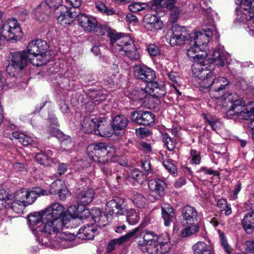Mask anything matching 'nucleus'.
Returning a JSON list of instances; mask_svg holds the SVG:
<instances>
[{
  "mask_svg": "<svg viewBox=\"0 0 254 254\" xmlns=\"http://www.w3.org/2000/svg\"><path fill=\"white\" fill-rule=\"evenodd\" d=\"M224 48L222 46H218L214 49L211 59H206L208 54L207 52L201 53L198 47L190 42V47L187 49V55L190 59L193 60L191 70L195 78L203 77L206 74L205 71V67L213 66H223L226 62L224 55Z\"/></svg>",
  "mask_w": 254,
  "mask_h": 254,
  "instance_id": "f257e3e1",
  "label": "nucleus"
},
{
  "mask_svg": "<svg viewBox=\"0 0 254 254\" xmlns=\"http://www.w3.org/2000/svg\"><path fill=\"white\" fill-rule=\"evenodd\" d=\"M87 153L91 160L98 164L103 174L106 177H112L116 179L118 183L122 181L124 176L123 172H119L115 163L109 161L110 154L115 152V149L105 143L92 144L87 148Z\"/></svg>",
  "mask_w": 254,
  "mask_h": 254,
  "instance_id": "f03ea898",
  "label": "nucleus"
},
{
  "mask_svg": "<svg viewBox=\"0 0 254 254\" xmlns=\"http://www.w3.org/2000/svg\"><path fill=\"white\" fill-rule=\"evenodd\" d=\"M45 3L39 4L33 11L35 17L39 21H43L48 16L49 8L55 11L58 23L63 26L70 25L76 15L67 6L60 4L61 0H45Z\"/></svg>",
  "mask_w": 254,
  "mask_h": 254,
  "instance_id": "7ed1b4c3",
  "label": "nucleus"
},
{
  "mask_svg": "<svg viewBox=\"0 0 254 254\" xmlns=\"http://www.w3.org/2000/svg\"><path fill=\"white\" fill-rule=\"evenodd\" d=\"M68 221L67 219L55 218L51 215H43V223L39 231L41 232V235H46V237L43 238V236H38L37 241L41 245L47 246L50 243L49 235L60 234L62 242H65L68 239L67 237L65 234L61 233V232L64 227H68V226H66Z\"/></svg>",
  "mask_w": 254,
  "mask_h": 254,
  "instance_id": "20e7f679",
  "label": "nucleus"
},
{
  "mask_svg": "<svg viewBox=\"0 0 254 254\" xmlns=\"http://www.w3.org/2000/svg\"><path fill=\"white\" fill-rule=\"evenodd\" d=\"M214 65L209 66L211 67L210 69L205 67V71L207 75H205L203 77H196L195 80L202 88H211L209 94L211 97L220 99L224 96L229 82L223 77L215 79Z\"/></svg>",
  "mask_w": 254,
  "mask_h": 254,
  "instance_id": "39448f33",
  "label": "nucleus"
},
{
  "mask_svg": "<svg viewBox=\"0 0 254 254\" xmlns=\"http://www.w3.org/2000/svg\"><path fill=\"white\" fill-rule=\"evenodd\" d=\"M235 2L239 6L236 8L235 22L242 23L247 31L254 37V0H235Z\"/></svg>",
  "mask_w": 254,
  "mask_h": 254,
  "instance_id": "423d86ee",
  "label": "nucleus"
},
{
  "mask_svg": "<svg viewBox=\"0 0 254 254\" xmlns=\"http://www.w3.org/2000/svg\"><path fill=\"white\" fill-rule=\"evenodd\" d=\"M47 43L41 39L31 41L27 46L30 62L36 66L46 64L51 59V54Z\"/></svg>",
  "mask_w": 254,
  "mask_h": 254,
  "instance_id": "0eeeda50",
  "label": "nucleus"
},
{
  "mask_svg": "<svg viewBox=\"0 0 254 254\" xmlns=\"http://www.w3.org/2000/svg\"><path fill=\"white\" fill-rule=\"evenodd\" d=\"M111 50L122 56H126L130 60H137L139 54L131 37L127 35L119 37L111 36Z\"/></svg>",
  "mask_w": 254,
  "mask_h": 254,
  "instance_id": "6e6552de",
  "label": "nucleus"
},
{
  "mask_svg": "<svg viewBox=\"0 0 254 254\" xmlns=\"http://www.w3.org/2000/svg\"><path fill=\"white\" fill-rule=\"evenodd\" d=\"M105 118H97L93 115L86 117L81 125L82 130L86 133L94 132L102 137H109L112 133L108 126L106 125Z\"/></svg>",
  "mask_w": 254,
  "mask_h": 254,
  "instance_id": "1a4fd4ad",
  "label": "nucleus"
},
{
  "mask_svg": "<svg viewBox=\"0 0 254 254\" xmlns=\"http://www.w3.org/2000/svg\"><path fill=\"white\" fill-rule=\"evenodd\" d=\"M208 11V22H205L206 24H209L211 25V28H209L207 30H205V33L195 32L194 33H190V35L192 36V37L190 38L191 43H193L195 46L199 48L201 53L206 52L205 48L207 46V43L209 41L210 37H214L215 39L219 38V34L215 27L213 26V19L212 17V14L211 13V9H207Z\"/></svg>",
  "mask_w": 254,
  "mask_h": 254,
  "instance_id": "9d476101",
  "label": "nucleus"
},
{
  "mask_svg": "<svg viewBox=\"0 0 254 254\" xmlns=\"http://www.w3.org/2000/svg\"><path fill=\"white\" fill-rule=\"evenodd\" d=\"M28 62H30V56L27 51L11 53L6 71L10 75L15 76L26 66Z\"/></svg>",
  "mask_w": 254,
  "mask_h": 254,
  "instance_id": "9b49d317",
  "label": "nucleus"
},
{
  "mask_svg": "<svg viewBox=\"0 0 254 254\" xmlns=\"http://www.w3.org/2000/svg\"><path fill=\"white\" fill-rule=\"evenodd\" d=\"M1 35L10 41H17L22 36V31L17 20L15 18L7 20L0 29Z\"/></svg>",
  "mask_w": 254,
  "mask_h": 254,
  "instance_id": "f8f14e48",
  "label": "nucleus"
},
{
  "mask_svg": "<svg viewBox=\"0 0 254 254\" xmlns=\"http://www.w3.org/2000/svg\"><path fill=\"white\" fill-rule=\"evenodd\" d=\"M171 31L169 42L171 46H180L192 37L185 26L174 24L171 27Z\"/></svg>",
  "mask_w": 254,
  "mask_h": 254,
  "instance_id": "ddd939ff",
  "label": "nucleus"
},
{
  "mask_svg": "<svg viewBox=\"0 0 254 254\" xmlns=\"http://www.w3.org/2000/svg\"><path fill=\"white\" fill-rule=\"evenodd\" d=\"M171 248L170 237L167 233H164L158 236L154 245L147 248L149 254H164L168 253Z\"/></svg>",
  "mask_w": 254,
  "mask_h": 254,
  "instance_id": "4468645a",
  "label": "nucleus"
},
{
  "mask_svg": "<svg viewBox=\"0 0 254 254\" xmlns=\"http://www.w3.org/2000/svg\"><path fill=\"white\" fill-rule=\"evenodd\" d=\"M127 208L126 200L118 197L107 201L106 205V210L110 215L114 214L117 216L124 215Z\"/></svg>",
  "mask_w": 254,
  "mask_h": 254,
  "instance_id": "2eb2a0df",
  "label": "nucleus"
},
{
  "mask_svg": "<svg viewBox=\"0 0 254 254\" xmlns=\"http://www.w3.org/2000/svg\"><path fill=\"white\" fill-rule=\"evenodd\" d=\"M15 201L29 205L32 204L38 196H40L38 188L34 190H29L25 189L17 190L14 196H12Z\"/></svg>",
  "mask_w": 254,
  "mask_h": 254,
  "instance_id": "dca6fc26",
  "label": "nucleus"
},
{
  "mask_svg": "<svg viewBox=\"0 0 254 254\" xmlns=\"http://www.w3.org/2000/svg\"><path fill=\"white\" fill-rule=\"evenodd\" d=\"M148 186L149 194L155 200H159L164 196L166 188L164 181L159 179L150 180L148 182Z\"/></svg>",
  "mask_w": 254,
  "mask_h": 254,
  "instance_id": "f3484780",
  "label": "nucleus"
},
{
  "mask_svg": "<svg viewBox=\"0 0 254 254\" xmlns=\"http://www.w3.org/2000/svg\"><path fill=\"white\" fill-rule=\"evenodd\" d=\"M133 72L134 75L137 79L146 83L154 80L156 78V72L144 64L134 66Z\"/></svg>",
  "mask_w": 254,
  "mask_h": 254,
  "instance_id": "a211bd4d",
  "label": "nucleus"
},
{
  "mask_svg": "<svg viewBox=\"0 0 254 254\" xmlns=\"http://www.w3.org/2000/svg\"><path fill=\"white\" fill-rule=\"evenodd\" d=\"M76 15L73 18V20L75 17H78L77 21L79 25L83 28V29L88 32H92L96 28L97 24V20L93 16L84 14L80 13L78 14V12L74 11ZM73 21H72L73 22Z\"/></svg>",
  "mask_w": 254,
  "mask_h": 254,
  "instance_id": "6ab92c4d",
  "label": "nucleus"
},
{
  "mask_svg": "<svg viewBox=\"0 0 254 254\" xmlns=\"http://www.w3.org/2000/svg\"><path fill=\"white\" fill-rule=\"evenodd\" d=\"M155 116L149 111H135L131 114L132 121L143 126H151L154 123Z\"/></svg>",
  "mask_w": 254,
  "mask_h": 254,
  "instance_id": "aec40b11",
  "label": "nucleus"
},
{
  "mask_svg": "<svg viewBox=\"0 0 254 254\" xmlns=\"http://www.w3.org/2000/svg\"><path fill=\"white\" fill-rule=\"evenodd\" d=\"M183 224H193L197 223L199 215L198 212L194 207L190 205L184 206L182 211Z\"/></svg>",
  "mask_w": 254,
  "mask_h": 254,
  "instance_id": "412c9836",
  "label": "nucleus"
},
{
  "mask_svg": "<svg viewBox=\"0 0 254 254\" xmlns=\"http://www.w3.org/2000/svg\"><path fill=\"white\" fill-rule=\"evenodd\" d=\"M65 209L60 203L55 202L43 211V215L48 216L51 215L55 218L65 219Z\"/></svg>",
  "mask_w": 254,
  "mask_h": 254,
  "instance_id": "4be33fe9",
  "label": "nucleus"
},
{
  "mask_svg": "<svg viewBox=\"0 0 254 254\" xmlns=\"http://www.w3.org/2000/svg\"><path fill=\"white\" fill-rule=\"evenodd\" d=\"M139 227H136L135 229L129 231L127 234L118 238L114 239L110 241L107 244L106 250L108 253H110L114 250L116 247L119 246L127 241L139 231Z\"/></svg>",
  "mask_w": 254,
  "mask_h": 254,
  "instance_id": "5701e85b",
  "label": "nucleus"
},
{
  "mask_svg": "<svg viewBox=\"0 0 254 254\" xmlns=\"http://www.w3.org/2000/svg\"><path fill=\"white\" fill-rule=\"evenodd\" d=\"M91 218L99 227H105L109 223L107 214L99 208L92 209Z\"/></svg>",
  "mask_w": 254,
  "mask_h": 254,
  "instance_id": "b1692460",
  "label": "nucleus"
},
{
  "mask_svg": "<svg viewBox=\"0 0 254 254\" xmlns=\"http://www.w3.org/2000/svg\"><path fill=\"white\" fill-rule=\"evenodd\" d=\"M95 191L92 189L87 188L81 190L77 195L79 205L85 206L93 200Z\"/></svg>",
  "mask_w": 254,
  "mask_h": 254,
  "instance_id": "393cba45",
  "label": "nucleus"
},
{
  "mask_svg": "<svg viewBox=\"0 0 254 254\" xmlns=\"http://www.w3.org/2000/svg\"><path fill=\"white\" fill-rule=\"evenodd\" d=\"M161 208L164 225L165 226L169 227L176 218L175 211L171 205L168 203H162Z\"/></svg>",
  "mask_w": 254,
  "mask_h": 254,
  "instance_id": "a878e982",
  "label": "nucleus"
},
{
  "mask_svg": "<svg viewBox=\"0 0 254 254\" xmlns=\"http://www.w3.org/2000/svg\"><path fill=\"white\" fill-rule=\"evenodd\" d=\"M127 96L130 99L134 101L143 100L144 102H146L151 95H149V93L147 92L145 87L143 88L140 87H135L129 91Z\"/></svg>",
  "mask_w": 254,
  "mask_h": 254,
  "instance_id": "bb28decb",
  "label": "nucleus"
},
{
  "mask_svg": "<svg viewBox=\"0 0 254 254\" xmlns=\"http://www.w3.org/2000/svg\"><path fill=\"white\" fill-rule=\"evenodd\" d=\"M246 107L245 102L243 100H236L232 102L230 109L226 112V116L229 118H232L234 116L240 118L241 113L243 112Z\"/></svg>",
  "mask_w": 254,
  "mask_h": 254,
  "instance_id": "cd10ccee",
  "label": "nucleus"
},
{
  "mask_svg": "<svg viewBox=\"0 0 254 254\" xmlns=\"http://www.w3.org/2000/svg\"><path fill=\"white\" fill-rule=\"evenodd\" d=\"M145 27L151 31L158 30L163 27V23L159 17L154 14H147L144 16Z\"/></svg>",
  "mask_w": 254,
  "mask_h": 254,
  "instance_id": "c85d7f7f",
  "label": "nucleus"
},
{
  "mask_svg": "<svg viewBox=\"0 0 254 254\" xmlns=\"http://www.w3.org/2000/svg\"><path fill=\"white\" fill-rule=\"evenodd\" d=\"M145 89L149 93V95H151L150 94L152 92L154 93L153 95L158 98H160L166 94L164 85L160 84L154 80L146 83Z\"/></svg>",
  "mask_w": 254,
  "mask_h": 254,
  "instance_id": "c756f323",
  "label": "nucleus"
},
{
  "mask_svg": "<svg viewBox=\"0 0 254 254\" xmlns=\"http://www.w3.org/2000/svg\"><path fill=\"white\" fill-rule=\"evenodd\" d=\"M9 139L11 140L17 139L23 145L27 146L29 144L35 145L36 144V138L27 136L23 133L17 131L13 132L9 135Z\"/></svg>",
  "mask_w": 254,
  "mask_h": 254,
  "instance_id": "7c9ffc66",
  "label": "nucleus"
},
{
  "mask_svg": "<svg viewBox=\"0 0 254 254\" xmlns=\"http://www.w3.org/2000/svg\"><path fill=\"white\" fill-rule=\"evenodd\" d=\"M193 254H215L212 246L208 244L199 241L195 243L192 247Z\"/></svg>",
  "mask_w": 254,
  "mask_h": 254,
  "instance_id": "2f4dec72",
  "label": "nucleus"
},
{
  "mask_svg": "<svg viewBox=\"0 0 254 254\" xmlns=\"http://www.w3.org/2000/svg\"><path fill=\"white\" fill-rule=\"evenodd\" d=\"M142 239L138 241V244L141 246H146L145 250L147 252V248L150 245H154L156 241L157 235L153 232L144 231L140 234Z\"/></svg>",
  "mask_w": 254,
  "mask_h": 254,
  "instance_id": "473e14b6",
  "label": "nucleus"
},
{
  "mask_svg": "<svg viewBox=\"0 0 254 254\" xmlns=\"http://www.w3.org/2000/svg\"><path fill=\"white\" fill-rule=\"evenodd\" d=\"M64 185V183L61 180H57L50 185L48 190L38 188V190L39 191L40 196L57 194Z\"/></svg>",
  "mask_w": 254,
  "mask_h": 254,
  "instance_id": "72a5a7b5",
  "label": "nucleus"
},
{
  "mask_svg": "<svg viewBox=\"0 0 254 254\" xmlns=\"http://www.w3.org/2000/svg\"><path fill=\"white\" fill-rule=\"evenodd\" d=\"M97 234H98V230L93 224H87L79 230V234L80 235L79 238L83 239H92Z\"/></svg>",
  "mask_w": 254,
  "mask_h": 254,
  "instance_id": "f704fd0d",
  "label": "nucleus"
},
{
  "mask_svg": "<svg viewBox=\"0 0 254 254\" xmlns=\"http://www.w3.org/2000/svg\"><path fill=\"white\" fill-rule=\"evenodd\" d=\"M13 200V196L11 194H7L5 197V207L7 209H11L16 213H20L23 211V207L25 205L18 201Z\"/></svg>",
  "mask_w": 254,
  "mask_h": 254,
  "instance_id": "c9c22d12",
  "label": "nucleus"
},
{
  "mask_svg": "<svg viewBox=\"0 0 254 254\" xmlns=\"http://www.w3.org/2000/svg\"><path fill=\"white\" fill-rule=\"evenodd\" d=\"M128 124V120L123 115H118L113 119L112 128L116 132L118 130L124 132V130Z\"/></svg>",
  "mask_w": 254,
  "mask_h": 254,
  "instance_id": "e433bc0d",
  "label": "nucleus"
},
{
  "mask_svg": "<svg viewBox=\"0 0 254 254\" xmlns=\"http://www.w3.org/2000/svg\"><path fill=\"white\" fill-rule=\"evenodd\" d=\"M244 229L247 233H251L254 229V213L249 212L246 214L242 220Z\"/></svg>",
  "mask_w": 254,
  "mask_h": 254,
  "instance_id": "4c0bfd02",
  "label": "nucleus"
},
{
  "mask_svg": "<svg viewBox=\"0 0 254 254\" xmlns=\"http://www.w3.org/2000/svg\"><path fill=\"white\" fill-rule=\"evenodd\" d=\"M92 32H94L97 35L103 36L106 34L109 37L110 40V44L111 45V36L112 35H117L119 37H122L123 34L120 33H117L116 32L111 31L109 28L106 26L104 25H98L97 24V26L95 29Z\"/></svg>",
  "mask_w": 254,
  "mask_h": 254,
  "instance_id": "58836bf2",
  "label": "nucleus"
},
{
  "mask_svg": "<svg viewBox=\"0 0 254 254\" xmlns=\"http://www.w3.org/2000/svg\"><path fill=\"white\" fill-rule=\"evenodd\" d=\"M35 160L39 164L45 166H51L58 163V160L47 156L43 153H37Z\"/></svg>",
  "mask_w": 254,
  "mask_h": 254,
  "instance_id": "ea45409f",
  "label": "nucleus"
},
{
  "mask_svg": "<svg viewBox=\"0 0 254 254\" xmlns=\"http://www.w3.org/2000/svg\"><path fill=\"white\" fill-rule=\"evenodd\" d=\"M115 153L116 151L111 155L110 154V159L113 163H115V165L117 166L116 169L119 170V172H123V167L127 165V160L124 156H118L115 154Z\"/></svg>",
  "mask_w": 254,
  "mask_h": 254,
  "instance_id": "a19ab883",
  "label": "nucleus"
},
{
  "mask_svg": "<svg viewBox=\"0 0 254 254\" xmlns=\"http://www.w3.org/2000/svg\"><path fill=\"white\" fill-rule=\"evenodd\" d=\"M125 214L126 215L127 221L130 225L136 224L140 219L138 210L132 208L128 209L127 208Z\"/></svg>",
  "mask_w": 254,
  "mask_h": 254,
  "instance_id": "79ce46f5",
  "label": "nucleus"
},
{
  "mask_svg": "<svg viewBox=\"0 0 254 254\" xmlns=\"http://www.w3.org/2000/svg\"><path fill=\"white\" fill-rule=\"evenodd\" d=\"M170 3L167 4V8L170 10L169 20L171 23H175L180 15V11L178 7L174 6L176 0H169Z\"/></svg>",
  "mask_w": 254,
  "mask_h": 254,
  "instance_id": "37998d69",
  "label": "nucleus"
},
{
  "mask_svg": "<svg viewBox=\"0 0 254 254\" xmlns=\"http://www.w3.org/2000/svg\"><path fill=\"white\" fill-rule=\"evenodd\" d=\"M187 226L181 230V236L183 237H190L195 234L199 230V225L198 223H194L193 224H185Z\"/></svg>",
  "mask_w": 254,
  "mask_h": 254,
  "instance_id": "c03bdc74",
  "label": "nucleus"
},
{
  "mask_svg": "<svg viewBox=\"0 0 254 254\" xmlns=\"http://www.w3.org/2000/svg\"><path fill=\"white\" fill-rule=\"evenodd\" d=\"M131 200L135 205L140 208H144L146 205V199L141 193L137 192H134Z\"/></svg>",
  "mask_w": 254,
  "mask_h": 254,
  "instance_id": "a18cd8bd",
  "label": "nucleus"
},
{
  "mask_svg": "<svg viewBox=\"0 0 254 254\" xmlns=\"http://www.w3.org/2000/svg\"><path fill=\"white\" fill-rule=\"evenodd\" d=\"M167 3H170L169 0H153L148 3L147 7L151 10L158 11L165 5L167 7Z\"/></svg>",
  "mask_w": 254,
  "mask_h": 254,
  "instance_id": "49530a36",
  "label": "nucleus"
},
{
  "mask_svg": "<svg viewBox=\"0 0 254 254\" xmlns=\"http://www.w3.org/2000/svg\"><path fill=\"white\" fill-rule=\"evenodd\" d=\"M114 68H116V70L113 72L110 71L109 73V76L104 80V84L106 85H109L111 87L117 83L118 79V66H115Z\"/></svg>",
  "mask_w": 254,
  "mask_h": 254,
  "instance_id": "de8ad7c7",
  "label": "nucleus"
},
{
  "mask_svg": "<svg viewBox=\"0 0 254 254\" xmlns=\"http://www.w3.org/2000/svg\"><path fill=\"white\" fill-rule=\"evenodd\" d=\"M254 118V102L251 104L248 105L244 108V110L241 113L240 119L246 120H251Z\"/></svg>",
  "mask_w": 254,
  "mask_h": 254,
  "instance_id": "09e8293b",
  "label": "nucleus"
},
{
  "mask_svg": "<svg viewBox=\"0 0 254 254\" xmlns=\"http://www.w3.org/2000/svg\"><path fill=\"white\" fill-rule=\"evenodd\" d=\"M43 222V211L41 212H34L29 215L28 222L30 225L34 226Z\"/></svg>",
  "mask_w": 254,
  "mask_h": 254,
  "instance_id": "8fccbe9b",
  "label": "nucleus"
},
{
  "mask_svg": "<svg viewBox=\"0 0 254 254\" xmlns=\"http://www.w3.org/2000/svg\"><path fill=\"white\" fill-rule=\"evenodd\" d=\"M60 4L65 5L71 11H74L75 8L81 5V0H61Z\"/></svg>",
  "mask_w": 254,
  "mask_h": 254,
  "instance_id": "3c124183",
  "label": "nucleus"
},
{
  "mask_svg": "<svg viewBox=\"0 0 254 254\" xmlns=\"http://www.w3.org/2000/svg\"><path fill=\"white\" fill-rule=\"evenodd\" d=\"M95 6L99 11L107 15H112L115 13L113 8L107 7L102 2H97Z\"/></svg>",
  "mask_w": 254,
  "mask_h": 254,
  "instance_id": "603ef678",
  "label": "nucleus"
},
{
  "mask_svg": "<svg viewBox=\"0 0 254 254\" xmlns=\"http://www.w3.org/2000/svg\"><path fill=\"white\" fill-rule=\"evenodd\" d=\"M145 173H143L138 169H134L131 172V177L140 184H142L146 179Z\"/></svg>",
  "mask_w": 254,
  "mask_h": 254,
  "instance_id": "864d4df0",
  "label": "nucleus"
},
{
  "mask_svg": "<svg viewBox=\"0 0 254 254\" xmlns=\"http://www.w3.org/2000/svg\"><path fill=\"white\" fill-rule=\"evenodd\" d=\"M163 139L167 149L172 151L176 147V142L167 133L163 134Z\"/></svg>",
  "mask_w": 254,
  "mask_h": 254,
  "instance_id": "5fc2aeb1",
  "label": "nucleus"
},
{
  "mask_svg": "<svg viewBox=\"0 0 254 254\" xmlns=\"http://www.w3.org/2000/svg\"><path fill=\"white\" fill-rule=\"evenodd\" d=\"M148 3L133 2L128 5V9L132 12H136L142 10L148 7Z\"/></svg>",
  "mask_w": 254,
  "mask_h": 254,
  "instance_id": "6e6d98bb",
  "label": "nucleus"
},
{
  "mask_svg": "<svg viewBox=\"0 0 254 254\" xmlns=\"http://www.w3.org/2000/svg\"><path fill=\"white\" fill-rule=\"evenodd\" d=\"M107 96V94L103 91L94 92L90 97H92L93 102H102L104 101Z\"/></svg>",
  "mask_w": 254,
  "mask_h": 254,
  "instance_id": "4d7b16f0",
  "label": "nucleus"
},
{
  "mask_svg": "<svg viewBox=\"0 0 254 254\" xmlns=\"http://www.w3.org/2000/svg\"><path fill=\"white\" fill-rule=\"evenodd\" d=\"M219 236L221 245L223 248L225 252L227 254H232V249L231 248L230 245L228 244L224 234L223 233H220L219 234Z\"/></svg>",
  "mask_w": 254,
  "mask_h": 254,
  "instance_id": "13d9d810",
  "label": "nucleus"
},
{
  "mask_svg": "<svg viewBox=\"0 0 254 254\" xmlns=\"http://www.w3.org/2000/svg\"><path fill=\"white\" fill-rule=\"evenodd\" d=\"M147 50L149 55L151 57H156L160 54L159 48L154 44L148 45Z\"/></svg>",
  "mask_w": 254,
  "mask_h": 254,
  "instance_id": "bf43d9fd",
  "label": "nucleus"
},
{
  "mask_svg": "<svg viewBox=\"0 0 254 254\" xmlns=\"http://www.w3.org/2000/svg\"><path fill=\"white\" fill-rule=\"evenodd\" d=\"M164 167L168 172L172 174H177V170L175 165L170 160H165L163 163Z\"/></svg>",
  "mask_w": 254,
  "mask_h": 254,
  "instance_id": "052dcab7",
  "label": "nucleus"
},
{
  "mask_svg": "<svg viewBox=\"0 0 254 254\" xmlns=\"http://www.w3.org/2000/svg\"><path fill=\"white\" fill-rule=\"evenodd\" d=\"M140 166L145 174H148L151 172L150 162L148 158L142 159L140 162Z\"/></svg>",
  "mask_w": 254,
  "mask_h": 254,
  "instance_id": "680f3d73",
  "label": "nucleus"
},
{
  "mask_svg": "<svg viewBox=\"0 0 254 254\" xmlns=\"http://www.w3.org/2000/svg\"><path fill=\"white\" fill-rule=\"evenodd\" d=\"M57 194H58V196L61 200L65 199V198L70 195L69 192L65 184Z\"/></svg>",
  "mask_w": 254,
  "mask_h": 254,
  "instance_id": "e2e57ef3",
  "label": "nucleus"
},
{
  "mask_svg": "<svg viewBox=\"0 0 254 254\" xmlns=\"http://www.w3.org/2000/svg\"><path fill=\"white\" fill-rule=\"evenodd\" d=\"M203 117L211 127V128L215 130L216 129V125L218 122L217 119L207 116L206 114H203Z\"/></svg>",
  "mask_w": 254,
  "mask_h": 254,
  "instance_id": "0e129e2a",
  "label": "nucleus"
},
{
  "mask_svg": "<svg viewBox=\"0 0 254 254\" xmlns=\"http://www.w3.org/2000/svg\"><path fill=\"white\" fill-rule=\"evenodd\" d=\"M190 155L193 163L195 164H199L200 162L201 157L199 154L195 149H191L190 151Z\"/></svg>",
  "mask_w": 254,
  "mask_h": 254,
  "instance_id": "69168bd1",
  "label": "nucleus"
},
{
  "mask_svg": "<svg viewBox=\"0 0 254 254\" xmlns=\"http://www.w3.org/2000/svg\"><path fill=\"white\" fill-rule=\"evenodd\" d=\"M242 189V184L240 182H238L237 184L235 186L234 190L231 193V196L233 198V199H236L237 198V195L240 191Z\"/></svg>",
  "mask_w": 254,
  "mask_h": 254,
  "instance_id": "338daca9",
  "label": "nucleus"
},
{
  "mask_svg": "<svg viewBox=\"0 0 254 254\" xmlns=\"http://www.w3.org/2000/svg\"><path fill=\"white\" fill-rule=\"evenodd\" d=\"M68 165L67 164L62 163L59 164L57 168L58 174L60 176L64 175L67 171Z\"/></svg>",
  "mask_w": 254,
  "mask_h": 254,
  "instance_id": "774afa93",
  "label": "nucleus"
}]
</instances>
